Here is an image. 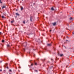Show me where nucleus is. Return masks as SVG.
<instances>
[{
  "mask_svg": "<svg viewBox=\"0 0 74 74\" xmlns=\"http://www.w3.org/2000/svg\"><path fill=\"white\" fill-rule=\"evenodd\" d=\"M5 8V6H3L2 7V9H3V8Z\"/></svg>",
  "mask_w": 74,
  "mask_h": 74,
  "instance_id": "6",
  "label": "nucleus"
},
{
  "mask_svg": "<svg viewBox=\"0 0 74 74\" xmlns=\"http://www.w3.org/2000/svg\"><path fill=\"white\" fill-rule=\"evenodd\" d=\"M19 68L20 69H21V66H19Z\"/></svg>",
  "mask_w": 74,
  "mask_h": 74,
  "instance_id": "27",
  "label": "nucleus"
},
{
  "mask_svg": "<svg viewBox=\"0 0 74 74\" xmlns=\"http://www.w3.org/2000/svg\"><path fill=\"white\" fill-rule=\"evenodd\" d=\"M51 10H52L53 11V10H54V9H53V8H51Z\"/></svg>",
  "mask_w": 74,
  "mask_h": 74,
  "instance_id": "9",
  "label": "nucleus"
},
{
  "mask_svg": "<svg viewBox=\"0 0 74 74\" xmlns=\"http://www.w3.org/2000/svg\"><path fill=\"white\" fill-rule=\"evenodd\" d=\"M51 30H50V32H51Z\"/></svg>",
  "mask_w": 74,
  "mask_h": 74,
  "instance_id": "30",
  "label": "nucleus"
},
{
  "mask_svg": "<svg viewBox=\"0 0 74 74\" xmlns=\"http://www.w3.org/2000/svg\"><path fill=\"white\" fill-rule=\"evenodd\" d=\"M11 23H14V21H11Z\"/></svg>",
  "mask_w": 74,
  "mask_h": 74,
  "instance_id": "12",
  "label": "nucleus"
},
{
  "mask_svg": "<svg viewBox=\"0 0 74 74\" xmlns=\"http://www.w3.org/2000/svg\"><path fill=\"white\" fill-rule=\"evenodd\" d=\"M32 61V60H31L30 61V63H31V62Z\"/></svg>",
  "mask_w": 74,
  "mask_h": 74,
  "instance_id": "25",
  "label": "nucleus"
},
{
  "mask_svg": "<svg viewBox=\"0 0 74 74\" xmlns=\"http://www.w3.org/2000/svg\"><path fill=\"white\" fill-rule=\"evenodd\" d=\"M33 66V64L32 63H31V64L30 65H29V67L30 68V67H32V66Z\"/></svg>",
  "mask_w": 74,
  "mask_h": 74,
  "instance_id": "2",
  "label": "nucleus"
},
{
  "mask_svg": "<svg viewBox=\"0 0 74 74\" xmlns=\"http://www.w3.org/2000/svg\"><path fill=\"white\" fill-rule=\"evenodd\" d=\"M32 18H33V17L31 16L30 19V20L31 21H32Z\"/></svg>",
  "mask_w": 74,
  "mask_h": 74,
  "instance_id": "3",
  "label": "nucleus"
},
{
  "mask_svg": "<svg viewBox=\"0 0 74 74\" xmlns=\"http://www.w3.org/2000/svg\"><path fill=\"white\" fill-rule=\"evenodd\" d=\"M12 63V61H11V63Z\"/></svg>",
  "mask_w": 74,
  "mask_h": 74,
  "instance_id": "26",
  "label": "nucleus"
},
{
  "mask_svg": "<svg viewBox=\"0 0 74 74\" xmlns=\"http://www.w3.org/2000/svg\"><path fill=\"white\" fill-rule=\"evenodd\" d=\"M0 3H2V2H1V1L0 0Z\"/></svg>",
  "mask_w": 74,
  "mask_h": 74,
  "instance_id": "15",
  "label": "nucleus"
},
{
  "mask_svg": "<svg viewBox=\"0 0 74 74\" xmlns=\"http://www.w3.org/2000/svg\"><path fill=\"white\" fill-rule=\"evenodd\" d=\"M7 66H8V64L6 63L5 64V66H4V67H6L7 69H8V67Z\"/></svg>",
  "mask_w": 74,
  "mask_h": 74,
  "instance_id": "1",
  "label": "nucleus"
},
{
  "mask_svg": "<svg viewBox=\"0 0 74 74\" xmlns=\"http://www.w3.org/2000/svg\"><path fill=\"white\" fill-rule=\"evenodd\" d=\"M45 59H44L43 60V61H45Z\"/></svg>",
  "mask_w": 74,
  "mask_h": 74,
  "instance_id": "20",
  "label": "nucleus"
},
{
  "mask_svg": "<svg viewBox=\"0 0 74 74\" xmlns=\"http://www.w3.org/2000/svg\"><path fill=\"white\" fill-rule=\"evenodd\" d=\"M51 60L52 61H53V59H52V58L51 59Z\"/></svg>",
  "mask_w": 74,
  "mask_h": 74,
  "instance_id": "21",
  "label": "nucleus"
},
{
  "mask_svg": "<svg viewBox=\"0 0 74 74\" xmlns=\"http://www.w3.org/2000/svg\"><path fill=\"white\" fill-rule=\"evenodd\" d=\"M7 47H10V45H7Z\"/></svg>",
  "mask_w": 74,
  "mask_h": 74,
  "instance_id": "14",
  "label": "nucleus"
},
{
  "mask_svg": "<svg viewBox=\"0 0 74 74\" xmlns=\"http://www.w3.org/2000/svg\"><path fill=\"white\" fill-rule=\"evenodd\" d=\"M47 45H48V46H51V44H47Z\"/></svg>",
  "mask_w": 74,
  "mask_h": 74,
  "instance_id": "7",
  "label": "nucleus"
},
{
  "mask_svg": "<svg viewBox=\"0 0 74 74\" xmlns=\"http://www.w3.org/2000/svg\"><path fill=\"white\" fill-rule=\"evenodd\" d=\"M2 42H4V40H2Z\"/></svg>",
  "mask_w": 74,
  "mask_h": 74,
  "instance_id": "13",
  "label": "nucleus"
},
{
  "mask_svg": "<svg viewBox=\"0 0 74 74\" xmlns=\"http://www.w3.org/2000/svg\"><path fill=\"white\" fill-rule=\"evenodd\" d=\"M9 71H10V72H11V70H10Z\"/></svg>",
  "mask_w": 74,
  "mask_h": 74,
  "instance_id": "23",
  "label": "nucleus"
},
{
  "mask_svg": "<svg viewBox=\"0 0 74 74\" xmlns=\"http://www.w3.org/2000/svg\"><path fill=\"white\" fill-rule=\"evenodd\" d=\"M35 71H36V72H37V70H35Z\"/></svg>",
  "mask_w": 74,
  "mask_h": 74,
  "instance_id": "22",
  "label": "nucleus"
},
{
  "mask_svg": "<svg viewBox=\"0 0 74 74\" xmlns=\"http://www.w3.org/2000/svg\"><path fill=\"white\" fill-rule=\"evenodd\" d=\"M60 56H63V54H60Z\"/></svg>",
  "mask_w": 74,
  "mask_h": 74,
  "instance_id": "19",
  "label": "nucleus"
},
{
  "mask_svg": "<svg viewBox=\"0 0 74 74\" xmlns=\"http://www.w3.org/2000/svg\"><path fill=\"white\" fill-rule=\"evenodd\" d=\"M1 17H2V18H4V16H1Z\"/></svg>",
  "mask_w": 74,
  "mask_h": 74,
  "instance_id": "11",
  "label": "nucleus"
},
{
  "mask_svg": "<svg viewBox=\"0 0 74 74\" xmlns=\"http://www.w3.org/2000/svg\"><path fill=\"white\" fill-rule=\"evenodd\" d=\"M23 51H25V49L24 48L23 49Z\"/></svg>",
  "mask_w": 74,
  "mask_h": 74,
  "instance_id": "17",
  "label": "nucleus"
},
{
  "mask_svg": "<svg viewBox=\"0 0 74 74\" xmlns=\"http://www.w3.org/2000/svg\"><path fill=\"white\" fill-rule=\"evenodd\" d=\"M2 71V70L1 69L0 70V71Z\"/></svg>",
  "mask_w": 74,
  "mask_h": 74,
  "instance_id": "24",
  "label": "nucleus"
},
{
  "mask_svg": "<svg viewBox=\"0 0 74 74\" xmlns=\"http://www.w3.org/2000/svg\"><path fill=\"white\" fill-rule=\"evenodd\" d=\"M73 19V18H72V17H71V18H70V20H71V19Z\"/></svg>",
  "mask_w": 74,
  "mask_h": 74,
  "instance_id": "18",
  "label": "nucleus"
},
{
  "mask_svg": "<svg viewBox=\"0 0 74 74\" xmlns=\"http://www.w3.org/2000/svg\"><path fill=\"white\" fill-rule=\"evenodd\" d=\"M23 7H21V10H23Z\"/></svg>",
  "mask_w": 74,
  "mask_h": 74,
  "instance_id": "8",
  "label": "nucleus"
},
{
  "mask_svg": "<svg viewBox=\"0 0 74 74\" xmlns=\"http://www.w3.org/2000/svg\"><path fill=\"white\" fill-rule=\"evenodd\" d=\"M53 26H55V25H56V23H53Z\"/></svg>",
  "mask_w": 74,
  "mask_h": 74,
  "instance_id": "4",
  "label": "nucleus"
},
{
  "mask_svg": "<svg viewBox=\"0 0 74 74\" xmlns=\"http://www.w3.org/2000/svg\"><path fill=\"white\" fill-rule=\"evenodd\" d=\"M66 41H67V40H66Z\"/></svg>",
  "mask_w": 74,
  "mask_h": 74,
  "instance_id": "31",
  "label": "nucleus"
},
{
  "mask_svg": "<svg viewBox=\"0 0 74 74\" xmlns=\"http://www.w3.org/2000/svg\"><path fill=\"white\" fill-rule=\"evenodd\" d=\"M72 34V35H73V34H74V33H73V34Z\"/></svg>",
  "mask_w": 74,
  "mask_h": 74,
  "instance_id": "29",
  "label": "nucleus"
},
{
  "mask_svg": "<svg viewBox=\"0 0 74 74\" xmlns=\"http://www.w3.org/2000/svg\"><path fill=\"white\" fill-rule=\"evenodd\" d=\"M18 0V1H19V0Z\"/></svg>",
  "mask_w": 74,
  "mask_h": 74,
  "instance_id": "33",
  "label": "nucleus"
},
{
  "mask_svg": "<svg viewBox=\"0 0 74 74\" xmlns=\"http://www.w3.org/2000/svg\"><path fill=\"white\" fill-rule=\"evenodd\" d=\"M23 0H22V1H23Z\"/></svg>",
  "mask_w": 74,
  "mask_h": 74,
  "instance_id": "35",
  "label": "nucleus"
},
{
  "mask_svg": "<svg viewBox=\"0 0 74 74\" xmlns=\"http://www.w3.org/2000/svg\"><path fill=\"white\" fill-rule=\"evenodd\" d=\"M23 23H24V24L25 23V21H23Z\"/></svg>",
  "mask_w": 74,
  "mask_h": 74,
  "instance_id": "16",
  "label": "nucleus"
},
{
  "mask_svg": "<svg viewBox=\"0 0 74 74\" xmlns=\"http://www.w3.org/2000/svg\"><path fill=\"white\" fill-rule=\"evenodd\" d=\"M34 64H35V65H36V66H37V62H35V61H34Z\"/></svg>",
  "mask_w": 74,
  "mask_h": 74,
  "instance_id": "5",
  "label": "nucleus"
},
{
  "mask_svg": "<svg viewBox=\"0 0 74 74\" xmlns=\"http://www.w3.org/2000/svg\"><path fill=\"white\" fill-rule=\"evenodd\" d=\"M1 34V33L0 32V34Z\"/></svg>",
  "mask_w": 74,
  "mask_h": 74,
  "instance_id": "28",
  "label": "nucleus"
},
{
  "mask_svg": "<svg viewBox=\"0 0 74 74\" xmlns=\"http://www.w3.org/2000/svg\"><path fill=\"white\" fill-rule=\"evenodd\" d=\"M5 57H6V56H5Z\"/></svg>",
  "mask_w": 74,
  "mask_h": 74,
  "instance_id": "32",
  "label": "nucleus"
},
{
  "mask_svg": "<svg viewBox=\"0 0 74 74\" xmlns=\"http://www.w3.org/2000/svg\"><path fill=\"white\" fill-rule=\"evenodd\" d=\"M9 74H11V73H10Z\"/></svg>",
  "mask_w": 74,
  "mask_h": 74,
  "instance_id": "34",
  "label": "nucleus"
},
{
  "mask_svg": "<svg viewBox=\"0 0 74 74\" xmlns=\"http://www.w3.org/2000/svg\"><path fill=\"white\" fill-rule=\"evenodd\" d=\"M16 15H18H18H19V14H18V13H16Z\"/></svg>",
  "mask_w": 74,
  "mask_h": 74,
  "instance_id": "10",
  "label": "nucleus"
}]
</instances>
